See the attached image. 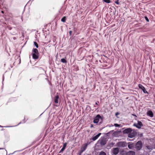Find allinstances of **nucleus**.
Segmentation results:
<instances>
[{
    "mask_svg": "<svg viewBox=\"0 0 155 155\" xmlns=\"http://www.w3.org/2000/svg\"><path fill=\"white\" fill-rule=\"evenodd\" d=\"M143 144L140 140L138 141L136 144L135 148L137 150H140L142 148Z\"/></svg>",
    "mask_w": 155,
    "mask_h": 155,
    "instance_id": "1",
    "label": "nucleus"
},
{
    "mask_svg": "<svg viewBox=\"0 0 155 155\" xmlns=\"http://www.w3.org/2000/svg\"><path fill=\"white\" fill-rule=\"evenodd\" d=\"M116 146L119 147H124L127 145V144L125 142H120L117 143Z\"/></svg>",
    "mask_w": 155,
    "mask_h": 155,
    "instance_id": "2",
    "label": "nucleus"
},
{
    "mask_svg": "<svg viewBox=\"0 0 155 155\" xmlns=\"http://www.w3.org/2000/svg\"><path fill=\"white\" fill-rule=\"evenodd\" d=\"M137 134L136 132L131 130L129 134H128V137L129 138H132L134 137Z\"/></svg>",
    "mask_w": 155,
    "mask_h": 155,
    "instance_id": "3",
    "label": "nucleus"
},
{
    "mask_svg": "<svg viewBox=\"0 0 155 155\" xmlns=\"http://www.w3.org/2000/svg\"><path fill=\"white\" fill-rule=\"evenodd\" d=\"M87 146V144H85V145L82 146L80 150L79 151V155L81 154L86 150Z\"/></svg>",
    "mask_w": 155,
    "mask_h": 155,
    "instance_id": "4",
    "label": "nucleus"
},
{
    "mask_svg": "<svg viewBox=\"0 0 155 155\" xmlns=\"http://www.w3.org/2000/svg\"><path fill=\"white\" fill-rule=\"evenodd\" d=\"M102 119V118L100 116V115L99 114L97 115L96 117L94 118L93 122L95 123H97L98 122L99 119Z\"/></svg>",
    "mask_w": 155,
    "mask_h": 155,
    "instance_id": "5",
    "label": "nucleus"
},
{
    "mask_svg": "<svg viewBox=\"0 0 155 155\" xmlns=\"http://www.w3.org/2000/svg\"><path fill=\"white\" fill-rule=\"evenodd\" d=\"M138 87L140 89H141L143 91L144 93H148L147 91H146V89L145 88V87L142 84H139L138 85Z\"/></svg>",
    "mask_w": 155,
    "mask_h": 155,
    "instance_id": "6",
    "label": "nucleus"
},
{
    "mask_svg": "<svg viewBox=\"0 0 155 155\" xmlns=\"http://www.w3.org/2000/svg\"><path fill=\"white\" fill-rule=\"evenodd\" d=\"M99 142L101 146L105 145L107 143L106 140L105 139H102L99 140Z\"/></svg>",
    "mask_w": 155,
    "mask_h": 155,
    "instance_id": "7",
    "label": "nucleus"
},
{
    "mask_svg": "<svg viewBox=\"0 0 155 155\" xmlns=\"http://www.w3.org/2000/svg\"><path fill=\"white\" fill-rule=\"evenodd\" d=\"M119 152V149L117 147L114 148L113 149V153L114 155H117Z\"/></svg>",
    "mask_w": 155,
    "mask_h": 155,
    "instance_id": "8",
    "label": "nucleus"
},
{
    "mask_svg": "<svg viewBox=\"0 0 155 155\" xmlns=\"http://www.w3.org/2000/svg\"><path fill=\"white\" fill-rule=\"evenodd\" d=\"M147 115L150 116L151 117H152L153 116V112L151 110L148 111L147 113Z\"/></svg>",
    "mask_w": 155,
    "mask_h": 155,
    "instance_id": "9",
    "label": "nucleus"
},
{
    "mask_svg": "<svg viewBox=\"0 0 155 155\" xmlns=\"http://www.w3.org/2000/svg\"><path fill=\"white\" fill-rule=\"evenodd\" d=\"M128 144V147L130 149H132L134 147V143H133L129 142Z\"/></svg>",
    "mask_w": 155,
    "mask_h": 155,
    "instance_id": "10",
    "label": "nucleus"
},
{
    "mask_svg": "<svg viewBox=\"0 0 155 155\" xmlns=\"http://www.w3.org/2000/svg\"><path fill=\"white\" fill-rule=\"evenodd\" d=\"M131 129L130 128L126 129L123 131V133L124 134H129L130 131H131Z\"/></svg>",
    "mask_w": 155,
    "mask_h": 155,
    "instance_id": "11",
    "label": "nucleus"
},
{
    "mask_svg": "<svg viewBox=\"0 0 155 155\" xmlns=\"http://www.w3.org/2000/svg\"><path fill=\"white\" fill-rule=\"evenodd\" d=\"M67 143H64L63 147L59 151V153L62 152L64 150L67 146Z\"/></svg>",
    "mask_w": 155,
    "mask_h": 155,
    "instance_id": "12",
    "label": "nucleus"
},
{
    "mask_svg": "<svg viewBox=\"0 0 155 155\" xmlns=\"http://www.w3.org/2000/svg\"><path fill=\"white\" fill-rule=\"evenodd\" d=\"M101 133H99L98 134L95 136L93 137L92 138V140L93 141H95L96 140L98 137L100 136L101 134Z\"/></svg>",
    "mask_w": 155,
    "mask_h": 155,
    "instance_id": "13",
    "label": "nucleus"
},
{
    "mask_svg": "<svg viewBox=\"0 0 155 155\" xmlns=\"http://www.w3.org/2000/svg\"><path fill=\"white\" fill-rule=\"evenodd\" d=\"M59 98V96L58 95H56L54 98V102L56 104L58 103V99Z\"/></svg>",
    "mask_w": 155,
    "mask_h": 155,
    "instance_id": "14",
    "label": "nucleus"
},
{
    "mask_svg": "<svg viewBox=\"0 0 155 155\" xmlns=\"http://www.w3.org/2000/svg\"><path fill=\"white\" fill-rule=\"evenodd\" d=\"M32 58L34 59H38L39 58V54H32Z\"/></svg>",
    "mask_w": 155,
    "mask_h": 155,
    "instance_id": "15",
    "label": "nucleus"
},
{
    "mask_svg": "<svg viewBox=\"0 0 155 155\" xmlns=\"http://www.w3.org/2000/svg\"><path fill=\"white\" fill-rule=\"evenodd\" d=\"M135 152L133 151H130L127 153V155H135Z\"/></svg>",
    "mask_w": 155,
    "mask_h": 155,
    "instance_id": "16",
    "label": "nucleus"
},
{
    "mask_svg": "<svg viewBox=\"0 0 155 155\" xmlns=\"http://www.w3.org/2000/svg\"><path fill=\"white\" fill-rule=\"evenodd\" d=\"M33 54H39L38 50L36 48H34L33 49Z\"/></svg>",
    "mask_w": 155,
    "mask_h": 155,
    "instance_id": "17",
    "label": "nucleus"
},
{
    "mask_svg": "<svg viewBox=\"0 0 155 155\" xmlns=\"http://www.w3.org/2000/svg\"><path fill=\"white\" fill-rule=\"evenodd\" d=\"M138 126H142V123L140 121H138ZM134 126H138L137 125L135 124H134Z\"/></svg>",
    "mask_w": 155,
    "mask_h": 155,
    "instance_id": "18",
    "label": "nucleus"
},
{
    "mask_svg": "<svg viewBox=\"0 0 155 155\" xmlns=\"http://www.w3.org/2000/svg\"><path fill=\"white\" fill-rule=\"evenodd\" d=\"M61 61L63 63H66L67 62L66 60L64 58H62L61 59Z\"/></svg>",
    "mask_w": 155,
    "mask_h": 155,
    "instance_id": "19",
    "label": "nucleus"
},
{
    "mask_svg": "<svg viewBox=\"0 0 155 155\" xmlns=\"http://www.w3.org/2000/svg\"><path fill=\"white\" fill-rule=\"evenodd\" d=\"M66 17L65 16L64 17L61 19V21L63 22H65L66 21Z\"/></svg>",
    "mask_w": 155,
    "mask_h": 155,
    "instance_id": "20",
    "label": "nucleus"
},
{
    "mask_svg": "<svg viewBox=\"0 0 155 155\" xmlns=\"http://www.w3.org/2000/svg\"><path fill=\"white\" fill-rule=\"evenodd\" d=\"M146 148L149 150H152L151 147L150 146H146Z\"/></svg>",
    "mask_w": 155,
    "mask_h": 155,
    "instance_id": "21",
    "label": "nucleus"
},
{
    "mask_svg": "<svg viewBox=\"0 0 155 155\" xmlns=\"http://www.w3.org/2000/svg\"><path fill=\"white\" fill-rule=\"evenodd\" d=\"M99 155H106V154L104 152L101 151Z\"/></svg>",
    "mask_w": 155,
    "mask_h": 155,
    "instance_id": "22",
    "label": "nucleus"
},
{
    "mask_svg": "<svg viewBox=\"0 0 155 155\" xmlns=\"http://www.w3.org/2000/svg\"><path fill=\"white\" fill-rule=\"evenodd\" d=\"M103 1L108 3H110L111 2V1L110 0H103Z\"/></svg>",
    "mask_w": 155,
    "mask_h": 155,
    "instance_id": "23",
    "label": "nucleus"
},
{
    "mask_svg": "<svg viewBox=\"0 0 155 155\" xmlns=\"http://www.w3.org/2000/svg\"><path fill=\"white\" fill-rule=\"evenodd\" d=\"M34 43L36 47L37 48H38V43L36 42L35 41H34Z\"/></svg>",
    "mask_w": 155,
    "mask_h": 155,
    "instance_id": "24",
    "label": "nucleus"
},
{
    "mask_svg": "<svg viewBox=\"0 0 155 155\" xmlns=\"http://www.w3.org/2000/svg\"><path fill=\"white\" fill-rule=\"evenodd\" d=\"M115 3L117 5H119V0H117V1H115Z\"/></svg>",
    "mask_w": 155,
    "mask_h": 155,
    "instance_id": "25",
    "label": "nucleus"
},
{
    "mask_svg": "<svg viewBox=\"0 0 155 155\" xmlns=\"http://www.w3.org/2000/svg\"><path fill=\"white\" fill-rule=\"evenodd\" d=\"M145 18L147 21V22L149 21V20L147 16H145Z\"/></svg>",
    "mask_w": 155,
    "mask_h": 155,
    "instance_id": "26",
    "label": "nucleus"
},
{
    "mask_svg": "<svg viewBox=\"0 0 155 155\" xmlns=\"http://www.w3.org/2000/svg\"><path fill=\"white\" fill-rule=\"evenodd\" d=\"M120 114V113L118 112H117L115 113V116L117 117V116Z\"/></svg>",
    "mask_w": 155,
    "mask_h": 155,
    "instance_id": "27",
    "label": "nucleus"
},
{
    "mask_svg": "<svg viewBox=\"0 0 155 155\" xmlns=\"http://www.w3.org/2000/svg\"><path fill=\"white\" fill-rule=\"evenodd\" d=\"M72 31H70L69 32V34L70 35H71V33H72Z\"/></svg>",
    "mask_w": 155,
    "mask_h": 155,
    "instance_id": "28",
    "label": "nucleus"
},
{
    "mask_svg": "<svg viewBox=\"0 0 155 155\" xmlns=\"http://www.w3.org/2000/svg\"><path fill=\"white\" fill-rule=\"evenodd\" d=\"M99 103V101H97V102H95V104L96 105H98Z\"/></svg>",
    "mask_w": 155,
    "mask_h": 155,
    "instance_id": "29",
    "label": "nucleus"
},
{
    "mask_svg": "<svg viewBox=\"0 0 155 155\" xmlns=\"http://www.w3.org/2000/svg\"><path fill=\"white\" fill-rule=\"evenodd\" d=\"M132 115L133 116H135V117H137V116H136L135 114H132Z\"/></svg>",
    "mask_w": 155,
    "mask_h": 155,
    "instance_id": "30",
    "label": "nucleus"
},
{
    "mask_svg": "<svg viewBox=\"0 0 155 155\" xmlns=\"http://www.w3.org/2000/svg\"><path fill=\"white\" fill-rule=\"evenodd\" d=\"M114 125H115V126H120L118 124H114Z\"/></svg>",
    "mask_w": 155,
    "mask_h": 155,
    "instance_id": "31",
    "label": "nucleus"
},
{
    "mask_svg": "<svg viewBox=\"0 0 155 155\" xmlns=\"http://www.w3.org/2000/svg\"><path fill=\"white\" fill-rule=\"evenodd\" d=\"M137 128L139 129H140L141 128V127H136Z\"/></svg>",
    "mask_w": 155,
    "mask_h": 155,
    "instance_id": "32",
    "label": "nucleus"
},
{
    "mask_svg": "<svg viewBox=\"0 0 155 155\" xmlns=\"http://www.w3.org/2000/svg\"><path fill=\"white\" fill-rule=\"evenodd\" d=\"M5 148H0V150H2V149H4Z\"/></svg>",
    "mask_w": 155,
    "mask_h": 155,
    "instance_id": "33",
    "label": "nucleus"
},
{
    "mask_svg": "<svg viewBox=\"0 0 155 155\" xmlns=\"http://www.w3.org/2000/svg\"><path fill=\"white\" fill-rule=\"evenodd\" d=\"M1 12H2V13H3V14H4V11H1Z\"/></svg>",
    "mask_w": 155,
    "mask_h": 155,
    "instance_id": "34",
    "label": "nucleus"
},
{
    "mask_svg": "<svg viewBox=\"0 0 155 155\" xmlns=\"http://www.w3.org/2000/svg\"><path fill=\"white\" fill-rule=\"evenodd\" d=\"M5 151L7 153V151L6 150H5Z\"/></svg>",
    "mask_w": 155,
    "mask_h": 155,
    "instance_id": "35",
    "label": "nucleus"
},
{
    "mask_svg": "<svg viewBox=\"0 0 155 155\" xmlns=\"http://www.w3.org/2000/svg\"><path fill=\"white\" fill-rule=\"evenodd\" d=\"M94 107H95L96 106H94Z\"/></svg>",
    "mask_w": 155,
    "mask_h": 155,
    "instance_id": "36",
    "label": "nucleus"
},
{
    "mask_svg": "<svg viewBox=\"0 0 155 155\" xmlns=\"http://www.w3.org/2000/svg\"><path fill=\"white\" fill-rule=\"evenodd\" d=\"M91 126H93L92 124H91Z\"/></svg>",
    "mask_w": 155,
    "mask_h": 155,
    "instance_id": "37",
    "label": "nucleus"
},
{
    "mask_svg": "<svg viewBox=\"0 0 155 155\" xmlns=\"http://www.w3.org/2000/svg\"><path fill=\"white\" fill-rule=\"evenodd\" d=\"M122 127L121 126H120V127Z\"/></svg>",
    "mask_w": 155,
    "mask_h": 155,
    "instance_id": "38",
    "label": "nucleus"
},
{
    "mask_svg": "<svg viewBox=\"0 0 155 155\" xmlns=\"http://www.w3.org/2000/svg\"><path fill=\"white\" fill-rule=\"evenodd\" d=\"M5 127H6V126H5Z\"/></svg>",
    "mask_w": 155,
    "mask_h": 155,
    "instance_id": "39",
    "label": "nucleus"
},
{
    "mask_svg": "<svg viewBox=\"0 0 155 155\" xmlns=\"http://www.w3.org/2000/svg\"><path fill=\"white\" fill-rule=\"evenodd\" d=\"M0 126H1V125H0Z\"/></svg>",
    "mask_w": 155,
    "mask_h": 155,
    "instance_id": "40",
    "label": "nucleus"
}]
</instances>
